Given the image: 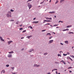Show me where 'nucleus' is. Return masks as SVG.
Wrapping results in <instances>:
<instances>
[{"mask_svg": "<svg viewBox=\"0 0 74 74\" xmlns=\"http://www.w3.org/2000/svg\"><path fill=\"white\" fill-rule=\"evenodd\" d=\"M28 6L29 8V9L30 10V9L31 8V7H32V5H29V3H28Z\"/></svg>", "mask_w": 74, "mask_h": 74, "instance_id": "1", "label": "nucleus"}, {"mask_svg": "<svg viewBox=\"0 0 74 74\" xmlns=\"http://www.w3.org/2000/svg\"><path fill=\"white\" fill-rule=\"evenodd\" d=\"M53 42V40H51L49 41V44H51V43H52Z\"/></svg>", "mask_w": 74, "mask_h": 74, "instance_id": "2", "label": "nucleus"}, {"mask_svg": "<svg viewBox=\"0 0 74 74\" xmlns=\"http://www.w3.org/2000/svg\"><path fill=\"white\" fill-rule=\"evenodd\" d=\"M11 13H10V14H7V16L8 17H11Z\"/></svg>", "mask_w": 74, "mask_h": 74, "instance_id": "3", "label": "nucleus"}, {"mask_svg": "<svg viewBox=\"0 0 74 74\" xmlns=\"http://www.w3.org/2000/svg\"><path fill=\"white\" fill-rule=\"evenodd\" d=\"M13 42L12 41H9L8 42V44L10 45L11 42Z\"/></svg>", "mask_w": 74, "mask_h": 74, "instance_id": "4", "label": "nucleus"}, {"mask_svg": "<svg viewBox=\"0 0 74 74\" xmlns=\"http://www.w3.org/2000/svg\"><path fill=\"white\" fill-rule=\"evenodd\" d=\"M0 40H1L2 41H4V40L3 39V38H2V37H0Z\"/></svg>", "mask_w": 74, "mask_h": 74, "instance_id": "5", "label": "nucleus"}, {"mask_svg": "<svg viewBox=\"0 0 74 74\" xmlns=\"http://www.w3.org/2000/svg\"><path fill=\"white\" fill-rule=\"evenodd\" d=\"M8 58H11L12 57V55L11 54H9L8 55Z\"/></svg>", "mask_w": 74, "mask_h": 74, "instance_id": "6", "label": "nucleus"}, {"mask_svg": "<svg viewBox=\"0 0 74 74\" xmlns=\"http://www.w3.org/2000/svg\"><path fill=\"white\" fill-rule=\"evenodd\" d=\"M46 19H47V20H48V19H49V20H52V18H49L47 17L46 18Z\"/></svg>", "mask_w": 74, "mask_h": 74, "instance_id": "7", "label": "nucleus"}, {"mask_svg": "<svg viewBox=\"0 0 74 74\" xmlns=\"http://www.w3.org/2000/svg\"><path fill=\"white\" fill-rule=\"evenodd\" d=\"M61 62H62V63H64V64H66V63H65V62L63 60H62Z\"/></svg>", "mask_w": 74, "mask_h": 74, "instance_id": "8", "label": "nucleus"}, {"mask_svg": "<svg viewBox=\"0 0 74 74\" xmlns=\"http://www.w3.org/2000/svg\"><path fill=\"white\" fill-rule=\"evenodd\" d=\"M34 67H39L40 66L39 65H37V64H35L34 65Z\"/></svg>", "mask_w": 74, "mask_h": 74, "instance_id": "9", "label": "nucleus"}, {"mask_svg": "<svg viewBox=\"0 0 74 74\" xmlns=\"http://www.w3.org/2000/svg\"><path fill=\"white\" fill-rule=\"evenodd\" d=\"M39 22V21H34L32 23H37Z\"/></svg>", "mask_w": 74, "mask_h": 74, "instance_id": "10", "label": "nucleus"}, {"mask_svg": "<svg viewBox=\"0 0 74 74\" xmlns=\"http://www.w3.org/2000/svg\"><path fill=\"white\" fill-rule=\"evenodd\" d=\"M34 51V49H32L31 50H30L29 52H32V51Z\"/></svg>", "mask_w": 74, "mask_h": 74, "instance_id": "11", "label": "nucleus"}, {"mask_svg": "<svg viewBox=\"0 0 74 74\" xmlns=\"http://www.w3.org/2000/svg\"><path fill=\"white\" fill-rule=\"evenodd\" d=\"M49 35V36H51V33H48L46 35L47 36H48Z\"/></svg>", "mask_w": 74, "mask_h": 74, "instance_id": "12", "label": "nucleus"}, {"mask_svg": "<svg viewBox=\"0 0 74 74\" xmlns=\"http://www.w3.org/2000/svg\"><path fill=\"white\" fill-rule=\"evenodd\" d=\"M32 37V36H27V38H28L29 39V38H30V37Z\"/></svg>", "mask_w": 74, "mask_h": 74, "instance_id": "13", "label": "nucleus"}, {"mask_svg": "<svg viewBox=\"0 0 74 74\" xmlns=\"http://www.w3.org/2000/svg\"><path fill=\"white\" fill-rule=\"evenodd\" d=\"M65 43L66 44H69V41H65Z\"/></svg>", "mask_w": 74, "mask_h": 74, "instance_id": "14", "label": "nucleus"}, {"mask_svg": "<svg viewBox=\"0 0 74 74\" xmlns=\"http://www.w3.org/2000/svg\"><path fill=\"white\" fill-rule=\"evenodd\" d=\"M9 53H14V52L12 51L10 52H8Z\"/></svg>", "mask_w": 74, "mask_h": 74, "instance_id": "15", "label": "nucleus"}, {"mask_svg": "<svg viewBox=\"0 0 74 74\" xmlns=\"http://www.w3.org/2000/svg\"><path fill=\"white\" fill-rule=\"evenodd\" d=\"M74 34V33L73 32H69V34Z\"/></svg>", "mask_w": 74, "mask_h": 74, "instance_id": "16", "label": "nucleus"}, {"mask_svg": "<svg viewBox=\"0 0 74 74\" xmlns=\"http://www.w3.org/2000/svg\"><path fill=\"white\" fill-rule=\"evenodd\" d=\"M58 2H59V1L58 0H57L55 4H57Z\"/></svg>", "mask_w": 74, "mask_h": 74, "instance_id": "17", "label": "nucleus"}, {"mask_svg": "<svg viewBox=\"0 0 74 74\" xmlns=\"http://www.w3.org/2000/svg\"><path fill=\"white\" fill-rule=\"evenodd\" d=\"M65 0H61L60 1V3H62V2H63V1H64Z\"/></svg>", "mask_w": 74, "mask_h": 74, "instance_id": "18", "label": "nucleus"}, {"mask_svg": "<svg viewBox=\"0 0 74 74\" xmlns=\"http://www.w3.org/2000/svg\"><path fill=\"white\" fill-rule=\"evenodd\" d=\"M2 71L3 73H5V71H4V70H3Z\"/></svg>", "mask_w": 74, "mask_h": 74, "instance_id": "19", "label": "nucleus"}, {"mask_svg": "<svg viewBox=\"0 0 74 74\" xmlns=\"http://www.w3.org/2000/svg\"><path fill=\"white\" fill-rule=\"evenodd\" d=\"M53 37L52 36H51L50 37H49V40L51 39V38H52Z\"/></svg>", "mask_w": 74, "mask_h": 74, "instance_id": "20", "label": "nucleus"}, {"mask_svg": "<svg viewBox=\"0 0 74 74\" xmlns=\"http://www.w3.org/2000/svg\"><path fill=\"white\" fill-rule=\"evenodd\" d=\"M26 32V30H24L22 32V33H24V32Z\"/></svg>", "mask_w": 74, "mask_h": 74, "instance_id": "21", "label": "nucleus"}, {"mask_svg": "<svg viewBox=\"0 0 74 74\" xmlns=\"http://www.w3.org/2000/svg\"><path fill=\"white\" fill-rule=\"evenodd\" d=\"M10 11H11V12H14V10H12V9Z\"/></svg>", "mask_w": 74, "mask_h": 74, "instance_id": "22", "label": "nucleus"}, {"mask_svg": "<svg viewBox=\"0 0 74 74\" xmlns=\"http://www.w3.org/2000/svg\"><path fill=\"white\" fill-rule=\"evenodd\" d=\"M28 27H30V29H32V27L31 26H29Z\"/></svg>", "mask_w": 74, "mask_h": 74, "instance_id": "23", "label": "nucleus"}, {"mask_svg": "<svg viewBox=\"0 0 74 74\" xmlns=\"http://www.w3.org/2000/svg\"><path fill=\"white\" fill-rule=\"evenodd\" d=\"M23 29V28H20L19 29V30H22Z\"/></svg>", "mask_w": 74, "mask_h": 74, "instance_id": "24", "label": "nucleus"}, {"mask_svg": "<svg viewBox=\"0 0 74 74\" xmlns=\"http://www.w3.org/2000/svg\"><path fill=\"white\" fill-rule=\"evenodd\" d=\"M52 14H54V13H55V11H53L52 12Z\"/></svg>", "mask_w": 74, "mask_h": 74, "instance_id": "25", "label": "nucleus"}, {"mask_svg": "<svg viewBox=\"0 0 74 74\" xmlns=\"http://www.w3.org/2000/svg\"><path fill=\"white\" fill-rule=\"evenodd\" d=\"M58 56H60V57H61V55H60V54H58Z\"/></svg>", "mask_w": 74, "mask_h": 74, "instance_id": "26", "label": "nucleus"}, {"mask_svg": "<svg viewBox=\"0 0 74 74\" xmlns=\"http://www.w3.org/2000/svg\"><path fill=\"white\" fill-rule=\"evenodd\" d=\"M48 54V53H45L44 54V55H47Z\"/></svg>", "mask_w": 74, "mask_h": 74, "instance_id": "27", "label": "nucleus"}, {"mask_svg": "<svg viewBox=\"0 0 74 74\" xmlns=\"http://www.w3.org/2000/svg\"><path fill=\"white\" fill-rule=\"evenodd\" d=\"M10 21L11 22H13V21H14V20H11Z\"/></svg>", "mask_w": 74, "mask_h": 74, "instance_id": "28", "label": "nucleus"}, {"mask_svg": "<svg viewBox=\"0 0 74 74\" xmlns=\"http://www.w3.org/2000/svg\"><path fill=\"white\" fill-rule=\"evenodd\" d=\"M44 2V1L40 3V4H42V3H43Z\"/></svg>", "mask_w": 74, "mask_h": 74, "instance_id": "29", "label": "nucleus"}, {"mask_svg": "<svg viewBox=\"0 0 74 74\" xmlns=\"http://www.w3.org/2000/svg\"><path fill=\"white\" fill-rule=\"evenodd\" d=\"M11 68L13 70H14V67H11Z\"/></svg>", "mask_w": 74, "mask_h": 74, "instance_id": "30", "label": "nucleus"}, {"mask_svg": "<svg viewBox=\"0 0 74 74\" xmlns=\"http://www.w3.org/2000/svg\"><path fill=\"white\" fill-rule=\"evenodd\" d=\"M70 27V26H67L66 27L67 28H68V27Z\"/></svg>", "mask_w": 74, "mask_h": 74, "instance_id": "31", "label": "nucleus"}, {"mask_svg": "<svg viewBox=\"0 0 74 74\" xmlns=\"http://www.w3.org/2000/svg\"><path fill=\"white\" fill-rule=\"evenodd\" d=\"M58 25H54V26H58Z\"/></svg>", "mask_w": 74, "mask_h": 74, "instance_id": "32", "label": "nucleus"}, {"mask_svg": "<svg viewBox=\"0 0 74 74\" xmlns=\"http://www.w3.org/2000/svg\"><path fill=\"white\" fill-rule=\"evenodd\" d=\"M71 68H72V67H69V68H68V69H71Z\"/></svg>", "mask_w": 74, "mask_h": 74, "instance_id": "33", "label": "nucleus"}, {"mask_svg": "<svg viewBox=\"0 0 74 74\" xmlns=\"http://www.w3.org/2000/svg\"><path fill=\"white\" fill-rule=\"evenodd\" d=\"M71 57L73 58H74V56H71Z\"/></svg>", "mask_w": 74, "mask_h": 74, "instance_id": "34", "label": "nucleus"}, {"mask_svg": "<svg viewBox=\"0 0 74 74\" xmlns=\"http://www.w3.org/2000/svg\"><path fill=\"white\" fill-rule=\"evenodd\" d=\"M63 55L64 56H66V55H67V54H63Z\"/></svg>", "mask_w": 74, "mask_h": 74, "instance_id": "35", "label": "nucleus"}, {"mask_svg": "<svg viewBox=\"0 0 74 74\" xmlns=\"http://www.w3.org/2000/svg\"><path fill=\"white\" fill-rule=\"evenodd\" d=\"M47 22H52V21H50V20H48Z\"/></svg>", "mask_w": 74, "mask_h": 74, "instance_id": "36", "label": "nucleus"}, {"mask_svg": "<svg viewBox=\"0 0 74 74\" xmlns=\"http://www.w3.org/2000/svg\"><path fill=\"white\" fill-rule=\"evenodd\" d=\"M32 0H28V1H27V2H29V1H31Z\"/></svg>", "mask_w": 74, "mask_h": 74, "instance_id": "37", "label": "nucleus"}, {"mask_svg": "<svg viewBox=\"0 0 74 74\" xmlns=\"http://www.w3.org/2000/svg\"><path fill=\"white\" fill-rule=\"evenodd\" d=\"M50 25V23L46 24H45V25Z\"/></svg>", "mask_w": 74, "mask_h": 74, "instance_id": "38", "label": "nucleus"}, {"mask_svg": "<svg viewBox=\"0 0 74 74\" xmlns=\"http://www.w3.org/2000/svg\"><path fill=\"white\" fill-rule=\"evenodd\" d=\"M6 66V67H9V65H7Z\"/></svg>", "mask_w": 74, "mask_h": 74, "instance_id": "39", "label": "nucleus"}, {"mask_svg": "<svg viewBox=\"0 0 74 74\" xmlns=\"http://www.w3.org/2000/svg\"><path fill=\"white\" fill-rule=\"evenodd\" d=\"M46 30H43L42 31V32H45Z\"/></svg>", "mask_w": 74, "mask_h": 74, "instance_id": "40", "label": "nucleus"}, {"mask_svg": "<svg viewBox=\"0 0 74 74\" xmlns=\"http://www.w3.org/2000/svg\"><path fill=\"white\" fill-rule=\"evenodd\" d=\"M69 73H72V71H69Z\"/></svg>", "mask_w": 74, "mask_h": 74, "instance_id": "41", "label": "nucleus"}, {"mask_svg": "<svg viewBox=\"0 0 74 74\" xmlns=\"http://www.w3.org/2000/svg\"><path fill=\"white\" fill-rule=\"evenodd\" d=\"M67 54H68V55H70V53L69 52L67 53Z\"/></svg>", "mask_w": 74, "mask_h": 74, "instance_id": "42", "label": "nucleus"}, {"mask_svg": "<svg viewBox=\"0 0 74 74\" xmlns=\"http://www.w3.org/2000/svg\"><path fill=\"white\" fill-rule=\"evenodd\" d=\"M44 21H46V22H48V20H44Z\"/></svg>", "mask_w": 74, "mask_h": 74, "instance_id": "43", "label": "nucleus"}, {"mask_svg": "<svg viewBox=\"0 0 74 74\" xmlns=\"http://www.w3.org/2000/svg\"><path fill=\"white\" fill-rule=\"evenodd\" d=\"M69 58L71 59V60L73 61V60H72V59H71L70 58Z\"/></svg>", "mask_w": 74, "mask_h": 74, "instance_id": "44", "label": "nucleus"}, {"mask_svg": "<svg viewBox=\"0 0 74 74\" xmlns=\"http://www.w3.org/2000/svg\"><path fill=\"white\" fill-rule=\"evenodd\" d=\"M49 13V14H52V12H50Z\"/></svg>", "mask_w": 74, "mask_h": 74, "instance_id": "45", "label": "nucleus"}, {"mask_svg": "<svg viewBox=\"0 0 74 74\" xmlns=\"http://www.w3.org/2000/svg\"><path fill=\"white\" fill-rule=\"evenodd\" d=\"M54 71L58 70L57 69H54Z\"/></svg>", "mask_w": 74, "mask_h": 74, "instance_id": "46", "label": "nucleus"}, {"mask_svg": "<svg viewBox=\"0 0 74 74\" xmlns=\"http://www.w3.org/2000/svg\"><path fill=\"white\" fill-rule=\"evenodd\" d=\"M60 22H61V23H63V21H60Z\"/></svg>", "mask_w": 74, "mask_h": 74, "instance_id": "47", "label": "nucleus"}, {"mask_svg": "<svg viewBox=\"0 0 74 74\" xmlns=\"http://www.w3.org/2000/svg\"><path fill=\"white\" fill-rule=\"evenodd\" d=\"M67 31V30H66V29L64 30H63V31Z\"/></svg>", "mask_w": 74, "mask_h": 74, "instance_id": "48", "label": "nucleus"}, {"mask_svg": "<svg viewBox=\"0 0 74 74\" xmlns=\"http://www.w3.org/2000/svg\"><path fill=\"white\" fill-rule=\"evenodd\" d=\"M56 74H58V72H57V71H56Z\"/></svg>", "mask_w": 74, "mask_h": 74, "instance_id": "49", "label": "nucleus"}, {"mask_svg": "<svg viewBox=\"0 0 74 74\" xmlns=\"http://www.w3.org/2000/svg\"><path fill=\"white\" fill-rule=\"evenodd\" d=\"M36 19V18H34V19H33V20H35V19Z\"/></svg>", "mask_w": 74, "mask_h": 74, "instance_id": "50", "label": "nucleus"}, {"mask_svg": "<svg viewBox=\"0 0 74 74\" xmlns=\"http://www.w3.org/2000/svg\"><path fill=\"white\" fill-rule=\"evenodd\" d=\"M60 44L61 45H63V44L62 43H61Z\"/></svg>", "mask_w": 74, "mask_h": 74, "instance_id": "51", "label": "nucleus"}, {"mask_svg": "<svg viewBox=\"0 0 74 74\" xmlns=\"http://www.w3.org/2000/svg\"><path fill=\"white\" fill-rule=\"evenodd\" d=\"M22 51H23V50H24V49H21Z\"/></svg>", "mask_w": 74, "mask_h": 74, "instance_id": "52", "label": "nucleus"}, {"mask_svg": "<svg viewBox=\"0 0 74 74\" xmlns=\"http://www.w3.org/2000/svg\"><path fill=\"white\" fill-rule=\"evenodd\" d=\"M66 29V30H68V31L69 30V29Z\"/></svg>", "mask_w": 74, "mask_h": 74, "instance_id": "53", "label": "nucleus"}, {"mask_svg": "<svg viewBox=\"0 0 74 74\" xmlns=\"http://www.w3.org/2000/svg\"><path fill=\"white\" fill-rule=\"evenodd\" d=\"M21 38V39H23V38H24V37Z\"/></svg>", "mask_w": 74, "mask_h": 74, "instance_id": "54", "label": "nucleus"}, {"mask_svg": "<svg viewBox=\"0 0 74 74\" xmlns=\"http://www.w3.org/2000/svg\"><path fill=\"white\" fill-rule=\"evenodd\" d=\"M20 26H22V25H20Z\"/></svg>", "mask_w": 74, "mask_h": 74, "instance_id": "55", "label": "nucleus"}, {"mask_svg": "<svg viewBox=\"0 0 74 74\" xmlns=\"http://www.w3.org/2000/svg\"><path fill=\"white\" fill-rule=\"evenodd\" d=\"M51 0H50L49 1V3H51Z\"/></svg>", "mask_w": 74, "mask_h": 74, "instance_id": "56", "label": "nucleus"}, {"mask_svg": "<svg viewBox=\"0 0 74 74\" xmlns=\"http://www.w3.org/2000/svg\"><path fill=\"white\" fill-rule=\"evenodd\" d=\"M54 17L55 18H56V16H54Z\"/></svg>", "mask_w": 74, "mask_h": 74, "instance_id": "57", "label": "nucleus"}, {"mask_svg": "<svg viewBox=\"0 0 74 74\" xmlns=\"http://www.w3.org/2000/svg\"><path fill=\"white\" fill-rule=\"evenodd\" d=\"M55 63H59V62H55Z\"/></svg>", "mask_w": 74, "mask_h": 74, "instance_id": "58", "label": "nucleus"}, {"mask_svg": "<svg viewBox=\"0 0 74 74\" xmlns=\"http://www.w3.org/2000/svg\"><path fill=\"white\" fill-rule=\"evenodd\" d=\"M54 69H53L52 70V71H54Z\"/></svg>", "mask_w": 74, "mask_h": 74, "instance_id": "59", "label": "nucleus"}, {"mask_svg": "<svg viewBox=\"0 0 74 74\" xmlns=\"http://www.w3.org/2000/svg\"><path fill=\"white\" fill-rule=\"evenodd\" d=\"M47 74H51V73H47Z\"/></svg>", "mask_w": 74, "mask_h": 74, "instance_id": "60", "label": "nucleus"}, {"mask_svg": "<svg viewBox=\"0 0 74 74\" xmlns=\"http://www.w3.org/2000/svg\"><path fill=\"white\" fill-rule=\"evenodd\" d=\"M45 21H44L43 22V23H45Z\"/></svg>", "mask_w": 74, "mask_h": 74, "instance_id": "61", "label": "nucleus"}, {"mask_svg": "<svg viewBox=\"0 0 74 74\" xmlns=\"http://www.w3.org/2000/svg\"><path fill=\"white\" fill-rule=\"evenodd\" d=\"M53 33H54L55 34V32H53Z\"/></svg>", "mask_w": 74, "mask_h": 74, "instance_id": "62", "label": "nucleus"}, {"mask_svg": "<svg viewBox=\"0 0 74 74\" xmlns=\"http://www.w3.org/2000/svg\"><path fill=\"white\" fill-rule=\"evenodd\" d=\"M51 26V27H52V25H50Z\"/></svg>", "mask_w": 74, "mask_h": 74, "instance_id": "63", "label": "nucleus"}, {"mask_svg": "<svg viewBox=\"0 0 74 74\" xmlns=\"http://www.w3.org/2000/svg\"><path fill=\"white\" fill-rule=\"evenodd\" d=\"M58 74H60V73H58Z\"/></svg>", "mask_w": 74, "mask_h": 74, "instance_id": "64", "label": "nucleus"}]
</instances>
